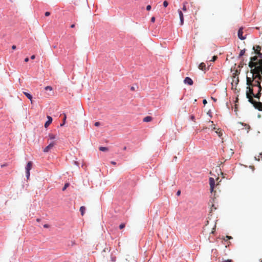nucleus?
Instances as JSON below:
<instances>
[{
	"instance_id": "nucleus-1",
	"label": "nucleus",
	"mask_w": 262,
	"mask_h": 262,
	"mask_svg": "<svg viewBox=\"0 0 262 262\" xmlns=\"http://www.w3.org/2000/svg\"><path fill=\"white\" fill-rule=\"evenodd\" d=\"M259 80L258 78L255 77V75H252V79L247 77L248 86L247 87L246 97L248 99L249 102L253 104L254 106L257 105L258 102L254 100L252 97L259 99L260 92L262 90Z\"/></svg>"
},
{
	"instance_id": "nucleus-2",
	"label": "nucleus",
	"mask_w": 262,
	"mask_h": 262,
	"mask_svg": "<svg viewBox=\"0 0 262 262\" xmlns=\"http://www.w3.org/2000/svg\"><path fill=\"white\" fill-rule=\"evenodd\" d=\"M249 67L251 69L252 75H255V77L259 80H262V58L258 62L250 61Z\"/></svg>"
},
{
	"instance_id": "nucleus-3",
	"label": "nucleus",
	"mask_w": 262,
	"mask_h": 262,
	"mask_svg": "<svg viewBox=\"0 0 262 262\" xmlns=\"http://www.w3.org/2000/svg\"><path fill=\"white\" fill-rule=\"evenodd\" d=\"M32 166V162L29 161L27 163V164L26 166L25 167L26 176L27 180L29 178V177L30 175V171L31 169Z\"/></svg>"
},
{
	"instance_id": "nucleus-4",
	"label": "nucleus",
	"mask_w": 262,
	"mask_h": 262,
	"mask_svg": "<svg viewBox=\"0 0 262 262\" xmlns=\"http://www.w3.org/2000/svg\"><path fill=\"white\" fill-rule=\"evenodd\" d=\"M255 54H257L260 59H262V53L259 52L260 47L259 46H254L253 48Z\"/></svg>"
},
{
	"instance_id": "nucleus-5",
	"label": "nucleus",
	"mask_w": 262,
	"mask_h": 262,
	"mask_svg": "<svg viewBox=\"0 0 262 262\" xmlns=\"http://www.w3.org/2000/svg\"><path fill=\"white\" fill-rule=\"evenodd\" d=\"M209 181L210 187V192H212L213 191V189L215 186V181L213 178L210 177L209 179Z\"/></svg>"
},
{
	"instance_id": "nucleus-6",
	"label": "nucleus",
	"mask_w": 262,
	"mask_h": 262,
	"mask_svg": "<svg viewBox=\"0 0 262 262\" xmlns=\"http://www.w3.org/2000/svg\"><path fill=\"white\" fill-rule=\"evenodd\" d=\"M55 145L54 141L51 142L48 146H47L43 150V152H48Z\"/></svg>"
},
{
	"instance_id": "nucleus-7",
	"label": "nucleus",
	"mask_w": 262,
	"mask_h": 262,
	"mask_svg": "<svg viewBox=\"0 0 262 262\" xmlns=\"http://www.w3.org/2000/svg\"><path fill=\"white\" fill-rule=\"evenodd\" d=\"M243 28H240L238 31L237 35H238V38L242 40L246 39V36H243Z\"/></svg>"
},
{
	"instance_id": "nucleus-8",
	"label": "nucleus",
	"mask_w": 262,
	"mask_h": 262,
	"mask_svg": "<svg viewBox=\"0 0 262 262\" xmlns=\"http://www.w3.org/2000/svg\"><path fill=\"white\" fill-rule=\"evenodd\" d=\"M184 83L189 85H192L193 84V80L190 77H187L184 79Z\"/></svg>"
},
{
	"instance_id": "nucleus-9",
	"label": "nucleus",
	"mask_w": 262,
	"mask_h": 262,
	"mask_svg": "<svg viewBox=\"0 0 262 262\" xmlns=\"http://www.w3.org/2000/svg\"><path fill=\"white\" fill-rule=\"evenodd\" d=\"M53 119L52 117L47 116V121L45 123V127L47 128L49 125L52 123Z\"/></svg>"
},
{
	"instance_id": "nucleus-10",
	"label": "nucleus",
	"mask_w": 262,
	"mask_h": 262,
	"mask_svg": "<svg viewBox=\"0 0 262 262\" xmlns=\"http://www.w3.org/2000/svg\"><path fill=\"white\" fill-rule=\"evenodd\" d=\"M178 13H179V17H180V25H183L184 24L183 14L182 12L180 10H178Z\"/></svg>"
},
{
	"instance_id": "nucleus-11",
	"label": "nucleus",
	"mask_w": 262,
	"mask_h": 262,
	"mask_svg": "<svg viewBox=\"0 0 262 262\" xmlns=\"http://www.w3.org/2000/svg\"><path fill=\"white\" fill-rule=\"evenodd\" d=\"M24 94L31 101V102L32 103V96L31 94L28 92H23Z\"/></svg>"
},
{
	"instance_id": "nucleus-12",
	"label": "nucleus",
	"mask_w": 262,
	"mask_h": 262,
	"mask_svg": "<svg viewBox=\"0 0 262 262\" xmlns=\"http://www.w3.org/2000/svg\"><path fill=\"white\" fill-rule=\"evenodd\" d=\"M255 108L257 109L258 111H262V103L261 102H258L257 105H254V106Z\"/></svg>"
},
{
	"instance_id": "nucleus-13",
	"label": "nucleus",
	"mask_w": 262,
	"mask_h": 262,
	"mask_svg": "<svg viewBox=\"0 0 262 262\" xmlns=\"http://www.w3.org/2000/svg\"><path fill=\"white\" fill-rule=\"evenodd\" d=\"M199 69L202 70V71H204L206 70V65L204 63L202 62V63H201L199 66Z\"/></svg>"
},
{
	"instance_id": "nucleus-14",
	"label": "nucleus",
	"mask_w": 262,
	"mask_h": 262,
	"mask_svg": "<svg viewBox=\"0 0 262 262\" xmlns=\"http://www.w3.org/2000/svg\"><path fill=\"white\" fill-rule=\"evenodd\" d=\"M152 117L151 116H146L143 119V121L148 122L152 120Z\"/></svg>"
},
{
	"instance_id": "nucleus-15",
	"label": "nucleus",
	"mask_w": 262,
	"mask_h": 262,
	"mask_svg": "<svg viewBox=\"0 0 262 262\" xmlns=\"http://www.w3.org/2000/svg\"><path fill=\"white\" fill-rule=\"evenodd\" d=\"M85 210V207L84 206H81L80 208V211L81 212V215H83L84 213V211Z\"/></svg>"
},
{
	"instance_id": "nucleus-16",
	"label": "nucleus",
	"mask_w": 262,
	"mask_h": 262,
	"mask_svg": "<svg viewBox=\"0 0 262 262\" xmlns=\"http://www.w3.org/2000/svg\"><path fill=\"white\" fill-rule=\"evenodd\" d=\"M251 61L252 62H258V57L257 56H254L251 58Z\"/></svg>"
},
{
	"instance_id": "nucleus-17",
	"label": "nucleus",
	"mask_w": 262,
	"mask_h": 262,
	"mask_svg": "<svg viewBox=\"0 0 262 262\" xmlns=\"http://www.w3.org/2000/svg\"><path fill=\"white\" fill-rule=\"evenodd\" d=\"M99 150L102 151H106L108 150V148L106 147L100 146L99 147Z\"/></svg>"
},
{
	"instance_id": "nucleus-18",
	"label": "nucleus",
	"mask_w": 262,
	"mask_h": 262,
	"mask_svg": "<svg viewBox=\"0 0 262 262\" xmlns=\"http://www.w3.org/2000/svg\"><path fill=\"white\" fill-rule=\"evenodd\" d=\"M245 53V49H244V50H242L239 53V54L238 55V58H240L241 57H242L243 55H244Z\"/></svg>"
},
{
	"instance_id": "nucleus-19",
	"label": "nucleus",
	"mask_w": 262,
	"mask_h": 262,
	"mask_svg": "<svg viewBox=\"0 0 262 262\" xmlns=\"http://www.w3.org/2000/svg\"><path fill=\"white\" fill-rule=\"evenodd\" d=\"M49 137L50 139H51V140H53V139H55V136L52 134H49Z\"/></svg>"
},
{
	"instance_id": "nucleus-20",
	"label": "nucleus",
	"mask_w": 262,
	"mask_h": 262,
	"mask_svg": "<svg viewBox=\"0 0 262 262\" xmlns=\"http://www.w3.org/2000/svg\"><path fill=\"white\" fill-rule=\"evenodd\" d=\"M69 184L68 183H66V184H64V187H63L62 188V191H64V190L67 189V188L68 187H69Z\"/></svg>"
},
{
	"instance_id": "nucleus-21",
	"label": "nucleus",
	"mask_w": 262,
	"mask_h": 262,
	"mask_svg": "<svg viewBox=\"0 0 262 262\" xmlns=\"http://www.w3.org/2000/svg\"><path fill=\"white\" fill-rule=\"evenodd\" d=\"M45 89L47 91H52V88L50 86H47L45 87Z\"/></svg>"
},
{
	"instance_id": "nucleus-22",
	"label": "nucleus",
	"mask_w": 262,
	"mask_h": 262,
	"mask_svg": "<svg viewBox=\"0 0 262 262\" xmlns=\"http://www.w3.org/2000/svg\"><path fill=\"white\" fill-rule=\"evenodd\" d=\"M163 5V6L166 8L167 7L168 3L166 1H164Z\"/></svg>"
},
{
	"instance_id": "nucleus-23",
	"label": "nucleus",
	"mask_w": 262,
	"mask_h": 262,
	"mask_svg": "<svg viewBox=\"0 0 262 262\" xmlns=\"http://www.w3.org/2000/svg\"><path fill=\"white\" fill-rule=\"evenodd\" d=\"M217 58V56H213L212 57V59L210 60V61H212V62H214Z\"/></svg>"
},
{
	"instance_id": "nucleus-24",
	"label": "nucleus",
	"mask_w": 262,
	"mask_h": 262,
	"mask_svg": "<svg viewBox=\"0 0 262 262\" xmlns=\"http://www.w3.org/2000/svg\"><path fill=\"white\" fill-rule=\"evenodd\" d=\"M111 258V261L112 262H115V261H116V257L115 256H113L112 255Z\"/></svg>"
},
{
	"instance_id": "nucleus-25",
	"label": "nucleus",
	"mask_w": 262,
	"mask_h": 262,
	"mask_svg": "<svg viewBox=\"0 0 262 262\" xmlns=\"http://www.w3.org/2000/svg\"><path fill=\"white\" fill-rule=\"evenodd\" d=\"M124 227H125V224H120V225H119V228H120V229H123V228H124Z\"/></svg>"
},
{
	"instance_id": "nucleus-26",
	"label": "nucleus",
	"mask_w": 262,
	"mask_h": 262,
	"mask_svg": "<svg viewBox=\"0 0 262 262\" xmlns=\"http://www.w3.org/2000/svg\"><path fill=\"white\" fill-rule=\"evenodd\" d=\"M151 8V6H150V5H147V6H146V10H147V11H149V10H150Z\"/></svg>"
},
{
	"instance_id": "nucleus-27",
	"label": "nucleus",
	"mask_w": 262,
	"mask_h": 262,
	"mask_svg": "<svg viewBox=\"0 0 262 262\" xmlns=\"http://www.w3.org/2000/svg\"><path fill=\"white\" fill-rule=\"evenodd\" d=\"M182 9L184 11H186L187 10L186 6L185 5H183Z\"/></svg>"
},
{
	"instance_id": "nucleus-28",
	"label": "nucleus",
	"mask_w": 262,
	"mask_h": 262,
	"mask_svg": "<svg viewBox=\"0 0 262 262\" xmlns=\"http://www.w3.org/2000/svg\"><path fill=\"white\" fill-rule=\"evenodd\" d=\"M207 114L209 115V116H210V117H212V115H211V111L209 110L208 113H207Z\"/></svg>"
},
{
	"instance_id": "nucleus-29",
	"label": "nucleus",
	"mask_w": 262,
	"mask_h": 262,
	"mask_svg": "<svg viewBox=\"0 0 262 262\" xmlns=\"http://www.w3.org/2000/svg\"><path fill=\"white\" fill-rule=\"evenodd\" d=\"M45 15L46 16H48L50 15V13L49 12H46Z\"/></svg>"
},
{
	"instance_id": "nucleus-30",
	"label": "nucleus",
	"mask_w": 262,
	"mask_h": 262,
	"mask_svg": "<svg viewBox=\"0 0 262 262\" xmlns=\"http://www.w3.org/2000/svg\"><path fill=\"white\" fill-rule=\"evenodd\" d=\"M155 21V17L154 16H153L151 18V21L152 23H154Z\"/></svg>"
},
{
	"instance_id": "nucleus-31",
	"label": "nucleus",
	"mask_w": 262,
	"mask_h": 262,
	"mask_svg": "<svg viewBox=\"0 0 262 262\" xmlns=\"http://www.w3.org/2000/svg\"><path fill=\"white\" fill-rule=\"evenodd\" d=\"M99 125H100V123L99 122H96L95 123V126H99Z\"/></svg>"
},
{
	"instance_id": "nucleus-32",
	"label": "nucleus",
	"mask_w": 262,
	"mask_h": 262,
	"mask_svg": "<svg viewBox=\"0 0 262 262\" xmlns=\"http://www.w3.org/2000/svg\"><path fill=\"white\" fill-rule=\"evenodd\" d=\"M203 103L204 104H207V101L206 100V99H203Z\"/></svg>"
},
{
	"instance_id": "nucleus-33",
	"label": "nucleus",
	"mask_w": 262,
	"mask_h": 262,
	"mask_svg": "<svg viewBox=\"0 0 262 262\" xmlns=\"http://www.w3.org/2000/svg\"><path fill=\"white\" fill-rule=\"evenodd\" d=\"M216 133L219 134V137H221L222 135V134L221 133V131H220V132H216Z\"/></svg>"
},
{
	"instance_id": "nucleus-34",
	"label": "nucleus",
	"mask_w": 262,
	"mask_h": 262,
	"mask_svg": "<svg viewBox=\"0 0 262 262\" xmlns=\"http://www.w3.org/2000/svg\"><path fill=\"white\" fill-rule=\"evenodd\" d=\"M222 262H231V260L230 259H227V260H225Z\"/></svg>"
},
{
	"instance_id": "nucleus-35",
	"label": "nucleus",
	"mask_w": 262,
	"mask_h": 262,
	"mask_svg": "<svg viewBox=\"0 0 262 262\" xmlns=\"http://www.w3.org/2000/svg\"><path fill=\"white\" fill-rule=\"evenodd\" d=\"M181 194V191L180 190H178L177 192V195H180Z\"/></svg>"
},
{
	"instance_id": "nucleus-36",
	"label": "nucleus",
	"mask_w": 262,
	"mask_h": 262,
	"mask_svg": "<svg viewBox=\"0 0 262 262\" xmlns=\"http://www.w3.org/2000/svg\"><path fill=\"white\" fill-rule=\"evenodd\" d=\"M66 116L64 115V117L63 118V122H64L65 123V122H66Z\"/></svg>"
},
{
	"instance_id": "nucleus-37",
	"label": "nucleus",
	"mask_w": 262,
	"mask_h": 262,
	"mask_svg": "<svg viewBox=\"0 0 262 262\" xmlns=\"http://www.w3.org/2000/svg\"><path fill=\"white\" fill-rule=\"evenodd\" d=\"M16 46H15V45H13V46H12V49L13 50H15V49H16Z\"/></svg>"
},
{
	"instance_id": "nucleus-38",
	"label": "nucleus",
	"mask_w": 262,
	"mask_h": 262,
	"mask_svg": "<svg viewBox=\"0 0 262 262\" xmlns=\"http://www.w3.org/2000/svg\"><path fill=\"white\" fill-rule=\"evenodd\" d=\"M35 58V56L34 55H33L31 56V59H34Z\"/></svg>"
},
{
	"instance_id": "nucleus-39",
	"label": "nucleus",
	"mask_w": 262,
	"mask_h": 262,
	"mask_svg": "<svg viewBox=\"0 0 262 262\" xmlns=\"http://www.w3.org/2000/svg\"><path fill=\"white\" fill-rule=\"evenodd\" d=\"M43 227H44V228H48V227H49V225H47V224H45V225H43Z\"/></svg>"
},
{
	"instance_id": "nucleus-40",
	"label": "nucleus",
	"mask_w": 262,
	"mask_h": 262,
	"mask_svg": "<svg viewBox=\"0 0 262 262\" xmlns=\"http://www.w3.org/2000/svg\"><path fill=\"white\" fill-rule=\"evenodd\" d=\"M29 61V58L27 57L25 59V62H28Z\"/></svg>"
},
{
	"instance_id": "nucleus-41",
	"label": "nucleus",
	"mask_w": 262,
	"mask_h": 262,
	"mask_svg": "<svg viewBox=\"0 0 262 262\" xmlns=\"http://www.w3.org/2000/svg\"><path fill=\"white\" fill-rule=\"evenodd\" d=\"M75 27V24H72L71 25V28H73Z\"/></svg>"
},
{
	"instance_id": "nucleus-42",
	"label": "nucleus",
	"mask_w": 262,
	"mask_h": 262,
	"mask_svg": "<svg viewBox=\"0 0 262 262\" xmlns=\"http://www.w3.org/2000/svg\"><path fill=\"white\" fill-rule=\"evenodd\" d=\"M130 90H131L132 91H134V90H135V88H134V86H132V87L130 88Z\"/></svg>"
},
{
	"instance_id": "nucleus-43",
	"label": "nucleus",
	"mask_w": 262,
	"mask_h": 262,
	"mask_svg": "<svg viewBox=\"0 0 262 262\" xmlns=\"http://www.w3.org/2000/svg\"><path fill=\"white\" fill-rule=\"evenodd\" d=\"M111 163H112V164H113V165H115V164H116V163L115 162H114V161H112V162H111Z\"/></svg>"
},
{
	"instance_id": "nucleus-44",
	"label": "nucleus",
	"mask_w": 262,
	"mask_h": 262,
	"mask_svg": "<svg viewBox=\"0 0 262 262\" xmlns=\"http://www.w3.org/2000/svg\"><path fill=\"white\" fill-rule=\"evenodd\" d=\"M212 99L214 101H216V99L215 98H214L213 97H211Z\"/></svg>"
},
{
	"instance_id": "nucleus-45",
	"label": "nucleus",
	"mask_w": 262,
	"mask_h": 262,
	"mask_svg": "<svg viewBox=\"0 0 262 262\" xmlns=\"http://www.w3.org/2000/svg\"><path fill=\"white\" fill-rule=\"evenodd\" d=\"M64 124V122H62V123H61L60 126H62Z\"/></svg>"
},
{
	"instance_id": "nucleus-46",
	"label": "nucleus",
	"mask_w": 262,
	"mask_h": 262,
	"mask_svg": "<svg viewBox=\"0 0 262 262\" xmlns=\"http://www.w3.org/2000/svg\"><path fill=\"white\" fill-rule=\"evenodd\" d=\"M191 118L192 120H193L194 119V117L193 116H192L191 117Z\"/></svg>"
},
{
	"instance_id": "nucleus-47",
	"label": "nucleus",
	"mask_w": 262,
	"mask_h": 262,
	"mask_svg": "<svg viewBox=\"0 0 262 262\" xmlns=\"http://www.w3.org/2000/svg\"><path fill=\"white\" fill-rule=\"evenodd\" d=\"M6 166V165H5V164H3V165H1V167H4V166Z\"/></svg>"
},
{
	"instance_id": "nucleus-48",
	"label": "nucleus",
	"mask_w": 262,
	"mask_h": 262,
	"mask_svg": "<svg viewBox=\"0 0 262 262\" xmlns=\"http://www.w3.org/2000/svg\"><path fill=\"white\" fill-rule=\"evenodd\" d=\"M36 221H37V222H39L40 221V219H36Z\"/></svg>"
},
{
	"instance_id": "nucleus-49",
	"label": "nucleus",
	"mask_w": 262,
	"mask_h": 262,
	"mask_svg": "<svg viewBox=\"0 0 262 262\" xmlns=\"http://www.w3.org/2000/svg\"><path fill=\"white\" fill-rule=\"evenodd\" d=\"M227 237H228V238L230 239V238H232V237L231 236H227Z\"/></svg>"
},
{
	"instance_id": "nucleus-50",
	"label": "nucleus",
	"mask_w": 262,
	"mask_h": 262,
	"mask_svg": "<svg viewBox=\"0 0 262 262\" xmlns=\"http://www.w3.org/2000/svg\"><path fill=\"white\" fill-rule=\"evenodd\" d=\"M176 159H177V157H174V160H176Z\"/></svg>"
},
{
	"instance_id": "nucleus-51",
	"label": "nucleus",
	"mask_w": 262,
	"mask_h": 262,
	"mask_svg": "<svg viewBox=\"0 0 262 262\" xmlns=\"http://www.w3.org/2000/svg\"><path fill=\"white\" fill-rule=\"evenodd\" d=\"M53 48H56V46H53Z\"/></svg>"
},
{
	"instance_id": "nucleus-52",
	"label": "nucleus",
	"mask_w": 262,
	"mask_h": 262,
	"mask_svg": "<svg viewBox=\"0 0 262 262\" xmlns=\"http://www.w3.org/2000/svg\"><path fill=\"white\" fill-rule=\"evenodd\" d=\"M126 147H124V150H125V149H126Z\"/></svg>"
},
{
	"instance_id": "nucleus-53",
	"label": "nucleus",
	"mask_w": 262,
	"mask_h": 262,
	"mask_svg": "<svg viewBox=\"0 0 262 262\" xmlns=\"http://www.w3.org/2000/svg\"><path fill=\"white\" fill-rule=\"evenodd\" d=\"M260 262H262V260Z\"/></svg>"
}]
</instances>
